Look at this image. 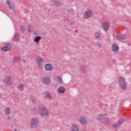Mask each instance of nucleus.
Wrapping results in <instances>:
<instances>
[{
  "mask_svg": "<svg viewBox=\"0 0 131 131\" xmlns=\"http://www.w3.org/2000/svg\"><path fill=\"white\" fill-rule=\"evenodd\" d=\"M118 83L122 91H125L126 90V81L124 78L120 76L119 77Z\"/></svg>",
  "mask_w": 131,
  "mask_h": 131,
  "instance_id": "1",
  "label": "nucleus"
},
{
  "mask_svg": "<svg viewBox=\"0 0 131 131\" xmlns=\"http://www.w3.org/2000/svg\"><path fill=\"white\" fill-rule=\"evenodd\" d=\"M38 113L41 116H48L49 115V112L45 107L42 106L38 107Z\"/></svg>",
  "mask_w": 131,
  "mask_h": 131,
  "instance_id": "2",
  "label": "nucleus"
},
{
  "mask_svg": "<svg viewBox=\"0 0 131 131\" xmlns=\"http://www.w3.org/2000/svg\"><path fill=\"white\" fill-rule=\"evenodd\" d=\"M3 82L6 86H10L11 85V77L9 75L5 76L3 78Z\"/></svg>",
  "mask_w": 131,
  "mask_h": 131,
  "instance_id": "3",
  "label": "nucleus"
},
{
  "mask_svg": "<svg viewBox=\"0 0 131 131\" xmlns=\"http://www.w3.org/2000/svg\"><path fill=\"white\" fill-rule=\"evenodd\" d=\"M3 52H9L12 50V44L11 43H6L4 47L1 48Z\"/></svg>",
  "mask_w": 131,
  "mask_h": 131,
  "instance_id": "4",
  "label": "nucleus"
},
{
  "mask_svg": "<svg viewBox=\"0 0 131 131\" xmlns=\"http://www.w3.org/2000/svg\"><path fill=\"white\" fill-rule=\"evenodd\" d=\"M37 125H38V119L33 118L31 121V127L35 128V127H37Z\"/></svg>",
  "mask_w": 131,
  "mask_h": 131,
  "instance_id": "5",
  "label": "nucleus"
},
{
  "mask_svg": "<svg viewBox=\"0 0 131 131\" xmlns=\"http://www.w3.org/2000/svg\"><path fill=\"white\" fill-rule=\"evenodd\" d=\"M92 14L93 12H92V10H88L86 11L85 14H84L83 18L84 19H90V18H91V17L92 16Z\"/></svg>",
  "mask_w": 131,
  "mask_h": 131,
  "instance_id": "6",
  "label": "nucleus"
},
{
  "mask_svg": "<svg viewBox=\"0 0 131 131\" xmlns=\"http://www.w3.org/2000/svg\"><path fill=\"white\" fill-rule=\"evenodd\" d=\"M43 61V59L41 58L40 57H38L37 58V62L38 66V68L39 69H41L42 68L43 63L42 61Z\"/></svg>",
  "mask_w": 131,
  "mask_h": 131,
  "instance_id": "7",
  "label": "nucleus"
},
{
  "mask_svg": "<svg viewBox=\"0 0 131 131\" xmlns=\"http://www.w3.org/2000/svg\"><path fill=\"white\" fill-rule=\"evenodd\" d=\"M97 119L100 122H104L106 120V118H105L103 114H100L97 116Z\"/></svg>",
  "mask_w": 131,
  "mask_h": 131,
  "instance_id": "8",
  "label": "nucleus"
},
{
  "mask_svg": "<svg viewBox=\"0 0 131 131\" xmlns=\"http://www.w3.org/2000/svg\"><path fill=\"white\" fill-rule=\"evenodd\" d=\"M79 121L82 125H86L88 124V119L84 117L80 118Z\"/></svg>",
  "mask_w": 131,
  "mask_h": 131,
  "instance_id": "9",
  "label": "nucleus"
},
{
  "mask_svg": "<svg viewBox=\"0 0 131 131\" xmlns=\"http://www.w3.org/2000/svg\"><path fill=\"white\" fill-rule=\"evenodd\" d=\"M110 27V24L108 22H105L102 23V27L104 30L106 32L108 30L109 27Z\"/></svg>",
  "mask_w": 131,
  "mask_h": 131,
  "instance_id": "10",
  "label": "nucleus"
},
{
  "mask_svg": "<svg viewBox=\"0 0 131 131\" xmlns=\"http://www.w3.org/2000/svg\"><path fill=\"white\" fill-rule=\"evenodd\" d=\"M112 51L113 52H118L119 51V47L116 43H114L112 45Z\"/></svg>",
  "mask_w": 131,
  "mask_h": 131,
  "instance_id": "11",
  "label": "nucleus"
},
{
  "mask_svg": "<svg viewBox=\"0 0 131 131\" xmlns=\"http://www.w3.org/2000/svg\"><path fill=\"white\" fill-rule=\"evenodd\" d=\"M43 83L44 84H50L51 83V79L49 77H46L43 79Z\"/></svg>",
  "mask_w": 131,
  "mask_h": 131,
  "instance_id": "12",
  "label": "nucleus"
},
{
  "mask_svg": "<svg viewBox=\"0 0 131 131\" xmlns=\"http://www.w3.org/2000/svg\"><path fill=\"white\" fill-rule=\"evenodd\" d=\"M117 38L119 40H124V39H126V35L125 34H121L117 36Z\"/></svg>",
  "mask_w": 131,
  "mask_h": 131,
  "instance_id": "13",
  "label": "nucleus"
},
{
  "mask_svg": "<svg viewBox=\"0 0 131 131\" xmlns=\"http://www.w3.org/2000/svg\"><path fill=\"white\" fill-rule=\"evenodd\" d=\"M45 69L46 71H51L53 69V66L50 63H47L45 66Z\"/></svg>",
  "mask_w": 131,
  "mask_h": 131,
  "instance_id": "14",
  "label": "nucleus"
},
{
  "mask_svg": "<svg viewBox=\"0 0 131 131\" xmlns=\"http://www.w3.org/2000/svg\"><path fill=\"white\" fill-rule=\"evenodd\" d=\"M53 79L56 80L58 82V83H59V84H61L62 82H63V81H62V79L59 76H55L54 77Z\"/></svg>",
  "mask_w": 131,
  "mask_h": 131,
  "instance_id": "15",
  "label": "nucleus"
},
{
  "mask_svg": "<svg viewBox=\"0 0 131 131\" xmlns=\"http://www.w3.org/2000/svg\"><path fill=\"white\" fill-rule=\"evenodd\" d=\"M13 40L14 41H19L20 40V36L18 33H15L13 36Z\"/></svg>",
  "mask_w": 131,
  "mask_h": 131,
  "instance_id": "16",
  "label": "nucleus"
},
{
  "mask_svg": "<svg viewBox=\"0 0 131 131\" xmlns=\"http://www.w3.org/2000/svg\"><path fill=\"white\" fill-rule=\"evenodd\" d=\"M71 131H79L78 127L76 125V124H73L71 127Z\"/></svg>",
  "mask_w": 131,
  "mask_h": 131,
  "instance_id": "17",
  "label": "nucleus"
},
{
  "mask_svg": "<svg viewBox=\"0 0 131 131\" xmlns=\"http://www.w3.org/2000/svg\"><path fill=\"white\" fill-rule=\"evenodd\" d=\"M122 122H123V119H121L119 122H118L117 124H114L113 125V127L114 128H117V127H118L121 124H122Z\"/></svg>",
  "mask_w": 131,
  "mask_h": 131,
  "instance_id": "18",
  "label": "nucleus"
},
{
  "mask_svg": "<svg viewBox=\"0 0 131 131\" xmlns=\"http://www.w3.org/2000/svg\"><path fill=\"white\" fill-rule=\"evenodd\" d=\"M80 70L82 73H85L86 72V66H81L80 67Z\"/></svg>",
  "mask_w": 131,
  "mask_h": 131,
  "instance_id": "19",
  "label": "nucleus"
},
{
  "mask_svg": "<svg viewBox=\"0 0 131 131\" xmlns=\"http://www.w3.org/2000/svg\"><path fill=\"white\" fill-rule=\"evenodd\" d=\"M45 97L47 98L48 100H52V96H51V94H50V93L49 92H45Z\"/></svg>",
  "mask_w": 131,
  "mask_h": 131,
  "instance_id": "20",
  "label": "nucleus"
},
{
  "mask_svg": "<svg viewBox=\"0 0 131 131\" xmlns=\"http://www.w3.org/2000/svg\"><path fill=\"white\" fill-rule=\"evenodd\" d=\"M58 93H60V94H64L65 93V88L63 86L59 87L58 89Z\"/></svg>",
  "mask_w": 131,
  "mask_h": 131,
  "instance_id": "21",
  "label": "nucleus"
},
{
  "mask_svg": "<svg viewBox=\"0 0 131 131\" xmlns=\"http://www.w3.org/2000/svg\"><path fill=\"white\" fill-rule=\"evenodd\" d=\"M40 39H41V37H40V36H36L34 39V41L36 43L39 42V40H40Z\"/></svg>",
  "mask_w": 131,
  "mask_h": 131,
  "instance_id": "22",
  "label": "nucleus"
},
{
  "mask_svg": "<svg viewBox=\"0 0 131 131\" xmlns=\"http://www.w3.org/2000/svg\"><path fill=\"white\" fill-rule=\"evenodd\" d=\"M53 4L56 7H60V6H61L62 5V3H61V2H60L59 1H54L53 2Z\"/></svg>",
  "mask_w": 131,
  "mask_h": 131,
  "instance_id": "23",
  "label": "nucleus"
},
{
  "mask_svg": "<svg viewBox=\"0 0 131 131\" xmlns=\"http://www.w3.org/2000/svg\"><path fill=\"white\" fill-rule=\"evenodd\" d=\"M25 84L23 83H21L18 86V90H19V91H23V90H24V86H25Z\"/></svg>",
  "mask_w": 131,
  "mask_h": 131,
  "instance_id": "24",
  "label": "nucleus"
},
{
  "mask_svg": "<svg viewBox=\"0 0 131 131\" xmlns=\"http://www.w3.org/2000/svg\"><path fill=\"white\" fill-rule=\"evenodd\" d=\"M21 60V58L20 57H15L13 59V63L14 64L17 63V61H20Z\"/></svg>",
  "mask_w": 131,
  "mask_h": 131,
  "instance_id": "25",
  "label": "nucleus"
},
{
  "mask_svg": "<svg viewBox=\"0 0 131 131\" xmlns=\"http://www.w3.org/2000/svg\"><path fill=\"white\" fill-rule=\"evenodd\" d=\"M5 114H6V115H9V114H10V107H6L5 110Z\"/></svg>",
  "mask_w": 131,
  "mask_h": 131,
  "instance_id": "26",
  "label": "nucleus"
},
{
  "mask_svg": "<svg viewBox=\"0 0 131 131\" xmlns=\"http://www.w3.org/2000/svg\"><path fill=\"white\" fill-rule=\"evenodd\" d=\"M27 30L29 32H33V26H30L28 28Z\"/></svg>",
  "mask_w": 131,
  "mask_h": 131,
  "instance_id": "27",
  "label": "nucleus"
},
{
  "mask_svg": "<svg viewBox=\"0 0 131 131\" xmlns=\"http://www.w3.org/2000/svg\"><path fill=\"white\" fill-rule=\"evenodd\" d=\"M32 111L35 113H38V107L37 108L36 106H34Z\"/></svg>",
  "mask_w": 131,
  "mask_h": 131,
  "instance_id": "28",
  "label": "nucleus"
},
{
  "mask_svg": "<svg viewBox=\"0 0 131 131\" xmlns=\"http://www.w3.org/2000/svg\"><path fill=\"white\" fill-rule=\"evenodd\" d=\"M30 99L31 100L32 103H36V99L35 98H33V96H31L30 97Z\"/></svg>",
  "mask_w": 131,
  "mask_h": 131,
  "instance_id": "29",
  "label": "nucleus"
},
{
  "mask_svg": "<svg viewBox=\"0 0 131 131\" xmlns=\"http://www.w3.org/2000/svg\"><path fill=\"white\" fill-rule=\"evenodd\" d=\"M96 38H99L101 36V33L100 32H96L95 34Z\"/></svg>",
  "mask_w": 131,
  "mask_h": 131,
  "instance_id": "30",
  "label": "nucleus"
},
{
  "mask_svg": "<svg viewBox=\"0 0 131 131\" xmlns=\"http://www.w3.org/2000/svg\"><path fill=\"white\" fill-rule=\"evenodd\" d=\"M8 6L9 9H10V10H13V9H14V5L13 4H9Z\"/></svg>",
  "mask_w": 131,
  "mask_h": 131,
  "instance_id": "31",
  "label": "nucleus"
},
{
  "mask_svg": "<svg viewBox=\"0 0 131 131\" xmlns=\"http://www.w3.org/2000/svg\"><path fill=\"white\" fill-rule=\"evenodd\" d=\"M20 29H21V30H22V31H26V28H25V27H24V26H22L20 27Z\"/></svg>",
  "mask_w": 131,
  "mask_h": 131,
  "instance_id": "32",
  "label": "nucleus"
},
{
  "mask_svg": "<svg viewBox=\"0 0 131 131\" xmlns=\"http://www.w3.org/2000/svg\"><path fill=\"white\" fill-rule=\"evenodd\" d=\"M97 46L98 47V48H102V43L99 42L97 43Z\"/></svg>",
  "mask_w": 131,
  "mask_h": 131,
  "instance_id": "33",
  "label": "nucleus"
},
{
  "mask_svg": "<svg viewBox=\"0 0 131 131\" xmlns=\"http://www.w3.org/2000/svg\"><path fill=\"white\" fill-rule=\"evenodd\" d=\"M68 24H69V25H74V21H69Z\"/></svg>",
  "mask_w": 131,
  "mask_h": 131,
  "instance_id": "34",
  "label": "nucleus"
},
{
  "mask_svg": "<svg viewBox=\"0 0 131 131\" xmlns=\"http://www.w3.org/2000/svg\"><path fill=\"white\" fill-rule=\"evenodd\" d=\"M34 35H38L39 34V32L38 31H36L34 32Z\"/></svg>",
  "mask_w": 131,
  "mask_h": 131,
  "instance_id": "35",
  "label": "nucleus"
},
{
  "mask_svg": "<svg viewBox=\"0 0 131 131\" xmlns=\"http://www.w3.org/2000/svg\"><path fill=\"white\" fill-rule=\"evenodd\" d=\"M6 3H7V6H9V5H10V1L8 0Z\"/></svg>",
  "mask_w": 131,
  "mask_h": 131,
  "instance_id": "36",
  "label": "nucleus"
},
{
  "mask_svg": "<svg viewBox=\"0 0 131 131\" xmlns=\"http://www.w3.org/2000/svg\"><path fill=\"white\" fill-rule=\"evenodd\" d=\"M12 119V118L11 117H8V120H11Z\"/></svg>",
  "mask_w": 131,
  "mask_h": 131,
  "instance_id": "37",
  "label": "nucleus"
},
{
  "mask_svg": "<svg viewBox=\"0 0 131 131\" xmlns=\"http://www.w3.org/2000/svg\"><path fill=\"white\" fill-rule=\"evenodd\" d=\"M70 12H72V13H73V10H70V11H68V12H69V13H70Z\"/></svg>",
  "mask_w": 131,
  "mask_h": 131,
  "instance_id": "38",
  "label": "nucleus"
},
{
  "mask_svg": "<svg viewBox=\"0 0 131 131\" xmlns=\"http://www.w3.org/2000/svg\"><path fill=\"white\" fill-rule=\"evenodd\" d=\"M13 13H14V14H16V10H13Z\"/></svg>",
  "mask_w": 131,
  "mask_h": 131,
  "instance_id": "39",
  "label": "nucleus"
},
{
  "mask_svg": "<svg viewBox=\"0 0 131 131\" xmlns=\"http://www.w3.org/2000/svg\"><path fill=\"white\" fill-rule=\"evenodd\" d=\"M14 131H17V129H15Z\"/></svg>",
  "mask_w": 131,
  "mask_h": 131,
  "instance_id": "40",
  "label": "nucleus"
}]
</instances>
